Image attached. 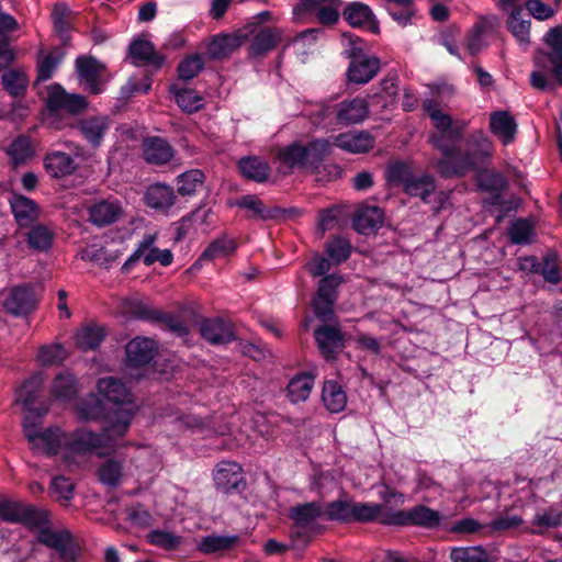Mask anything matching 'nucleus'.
<instances>
[{
    "mask_svg": "<svg viewBox=\"0 0 562 562\" xmlns=\"http://www.w3.org/2000/svg\"><path fill=\"white\" fill-rule=\"evenodd\" d=\"M98 394L103 401L115 406V409L104 413L102 401L94 394L88 395L78 405L81 420H94L104 417L106 426L101 434L80 428L74 431L69 441L66 458L79 461L91 454L102 457L113 447L114 440L124 436L131 426L135 414L133 394L126 385L116 378H102L97 382Z\"/></svg>",
    "mask_w": 562,
    "mask_h": 562,
    "instance_id": "obj_1",
    "label": "nucleus"
},
{
    "mask_svg": "<svg viewBox=\"0 0 562 562\" xmlns=\"http://www.w3.org/2000/svg\"><path fill=\"white\" fill-rule=\"evenodd\" d=\"M27 411L29 413L23 419V431L33 450L47 456H54L60 452L64 462L69 469H72V467H80L87 461L88 458H79V461L66 458L68 445L74 432L67 435L59 428L42 430L40 427L41 418L46 411L42 413H34L32 407Z\"/></svg>",
    "mask_w": 562,
    "mask_h": 562,
    "instance_id": "obj_2",
    "label": "nucleus"
},
{
    "mask_svg": "<svg viewBox=\"0 0 562 562\" xmlns=\"http://www.w3.org/2000/svg\"><path fill=\"white\" fill-rule=\"evenodd\" d=\"M469 151L461 154L457 147L450 156L438 161V171L445 177L463 176L477 166L485 164L493 155L494 145L491 138L477 130L468 138Z\"/></svg>",
    "mask_w": 562,
    "mask_h": 562,
    "instance_id": "obj_3",
    "label": "nucleus"
},
{
    "mask_svg": "<svg viewBox=\"0 0 562 562\" xmlns=\"http://www.w3.org/2000/svg\"><path fill=\"white\" fill-rule=\"evenodd\" d=\"M330 143L325 138L310 142L295 140L278 150L279 172L289 175L295 169L317 168L330 153Z\"/></svg>",
    "mask_w": 562,
    "mask_h": 562,
    "instance_id": "obj_4",
    "label": "nucleus"
},
{
    "mask_svg": "<svg viewBox=\"0 0 562 562\" xmlns=\"http://www.w3.org/2000/svg\"><path fill=\"white\" fill-rule=\"evenodd\" d=\"M429 115L436 132L429 137L431 145L441 151L442 158L450 156L463 135L469 122L465 120H452L449 114L443 113L438 105L427 100L423 104Z\"/></svg>",
    "mask_w": 562,
    "mask_h": 562,
    "instance_id": "obj_5",
    "label": "nucleus"
},
{
    "mask_svg": "<svg viewBox=\"0 0 562 562\" xmlns=\"http://www.w3.org/2000/svg\"><path fill=\"white\" fill-rule=\"evenodd\" d=\"M47 124L55 130H64L70 126L69 120L61 117L64 111L70 115H78L86 111L88 101L83 95L68 93L60 85L54 83L48 88L46 98Z\"/></svg>",
    "mask_w": 562,
    "mask_h": 562,
    "instance_id": "obj_6",
    "label": "nucleus"
},
{
    "mask_svg": "<svg viewBox=\"0 0 562 562\" xmlns=\"http://www.w3.org/2000/svg\"><path fill=\"white\" fill-rule=\"evenodd\" d=\"M344 38L350 45V48L347 50L348 57L351 59L347 71L348 79L358 85L369 82L380 69L379 58L366 54L362 40L353 34H344Z\"/></svg>",
    "mask_w": 562,
    "mask_h": 562,
    "instance_id": "obj_7",
    "label": "nucleus"
},
{
    "mask_svg": "<svg viewBox=\"0 0 562 562\" xmlns=\"http://www.w3.org/2000/svg\"><path fill=\"white\" fill-rule=\"evenodd\" d=\"M340 7L339 0H300L293 8V18L302 23L315 18L322 24L330 25L338 21Z\"/></svg>",
    "mask_w": 562,
    "mask_h": 562,
    "instance_id": "obj_8",
    "label": "nucleus"
},
{
    "mask_svg": "<svg viewBox=\"0 0 562 562\" xmlns=\"http://www.w3.org/2000/svg\"><path fill=\"white\" fill-rule=\"evenodd\" d=\"M157 234H146L138 243L136 249L127 258L123 265L124 271L130 269L138 261L143 260L146 266H151L159 262L164 267H168L173 261V255L169 249H159L156 247Z\"/></svg>",
    "mask_w": 562,
    "mask_h": 562,
    "instance_id": "obj_9",
    "label": "nucleus"
},
{
    "mask_svg": "<svg viewBox=\"0 0 562 562\" xmlns=\"http://www.w3.org/2000/svg\"><path fill=\"white\" fill-rule=\"evenodd\" d=\"M157 351L156 342L150 338L136 337L126 345V370L128 375L139 379L143 369L154 358Z\"/></svg>",
    "mask_w": 562,
    "mask_h": 562,
    "instance_id": "obj_10",
    "label": "nucleus"
},
{
    "mask_svg": "<svg viewBox=\"0 0 562 562\" xmlns=\"http://www.w3.org/2000/svg\"><path fill=\"white\" fill-rule=\"evenodd\" d=\"M551 52H539L536 65L544 70H551L553 77L562 85V25L550 29L544 35Z\"/></svg>",
    "mask_w": 562,
    "mask_h": 562,
    "instance_id": "obj_11",
    "label": "nucleus"
},
{
    "mask_svg": "<svg viewBox=\"0 0 562 562\" xmlns=\"http://www.w3.org/2000/svg\"><path fill=\"white\" fill-rule=\"evenodd\" d=\"M439 521L440 515L438 512L422 505L415 506L408 512H394L382 518L383 524L397 526L412 524L423 527H435Z\"/></svg>",
    "mask_w": 562,
    "mask_h": 562,
    "instance_id": "obj_12",
    "label": "nucleus"
},
{
    "mask_svg": "<svg viewBox=\"0 0 562 562\" xmlns=\"http://www.w3.org/2000/svg\"><path fill=\"white\" fill-rule=\"evenodd\" d=\"M213 480L216 488L224 494L240 492L246 486L243 468L234 461L220 462L213 472Z\"/></svg>",
    "mask_w": 562,
    "mask_h": 562,
    "instance_id": "obj_13",
    "label": "nucleus"
},
{
    "mask_svg": "<svg viewBox=\"0 0 562 562\" xmlns=\"http://www.w3.org/2000/svg\"><path fill=\"white\" fill-rule=\"evenodd\" d=\"M499 26L498 19L495 15L481 16L465 37V47L471 55L481 52Z\"/></svg>",
    "mask_w": 562,
    "mask_h": 562,
    "instance_id": "obj_14",
    "label": "nucleus"
},
{
    "mask_svg": "<svg viewBox=\"0 0 562 562\" xmlns=\"http://www.w3.org/2000/svg\"><path fill=\"white\" fill-rule=\"evenodd\" d=\"M38 541L56 550L64 560H72L76 554V543L68 530H53L42 528L38 531Z\"/></svg>",
    "mask_w": 562,
    "mask_h": 562,
    "instance_id": "obj_15",
    "label": "nucleus"
},
{
    "mask_svg": "<svg viewBox=\"0 0 562 562\" xmlns=\"http://www.w3.org/2000/svg\"><path fill=\"white\" fill-rule=\"evenodd\" d=\"M490 132L507 146L516 139L518 124L515 116L505 110L494 111L490 114Z\"/></svg>",
    "mask_w": 562,
    "mask_h": 562,
    "instance_id": "obj_16",
    "label": "nucleus"
},
{
    "mask_svg": "<svg viewBox=\"0 0 562 562\" xmlns=\"http://www.w3.org/2000/svg\"><path fill=\"white\" fill-rule=\"evenodd\" d=\"M89 220L99 227L108 226L121 218L123 206L117 199H102L93 203L89 209Z\"/></svg>",
    "mask_w": 562,
    "mask_h": 562,
    "instance_id": "obj_17",
    "label": "nucleus"
},
{
    "mask_svg": "<svg viewBox=\"0 0 562 562\" xmlns=\"http://www.w3.org/2000/svg\"><path fill=\"white\" fill-rule=\"evenodd\" d=\"M76 67L85 88L92 94H99L104 90V83L100 79L102 65L92 57H78Z\"/></svg>",
    "mask_w": 562,
    "mask_h": 562,
    "instance_id": "obj_18",
    "label": "nucleus"
},
{
    "mask_svg": "<svg viewBox=\"0 0 562 562\" xmlns=\"http://www.w3.org/2000/svg\"><path fill=\"white\" fill-rule=\"evenodd\" d=\"M133 313L135 317L140 319L162 322L168 330L179 337H186L189 334L187 324L179 316L164 314L159 311L151 310L140 302L136 304V310Z\"/></svg>",
    "mask_w": 562,
    "mask_h": 562,
    "instance_id": "obj_19",
    "label": "nucleus"
},
{
    "mask_svg": "<svg viewBox=\"0 0 562 562\" xmlns=\"http://www.w3.org/2000/svg\"><path fill=\"white\" fill-rule=\"evenodd\" d=\"M46 518L47 513L20 502H0V519L8 522H32L35 518Z\"/></svg>",
    "mask_w": 562,
    "mask_h": 562,
    "instance_id": "obj_20",
    "label": "nucleus"
},
{
    "mask_svg": "<svg viewBox=\"0 0 562 562\" xmlns=\"http://www.w3.org/2000/svg\"><path fill=\"white\" fill-rule=\"evenodd\" d=\"M109 128L110 120L104 115L89 116L78 123L81 136L93 148L101 146Z\"/></svg>",
    "mask_w": 562,
    "mask_h": 562,
    "instance_id": "obj_21",
    "label": "nucleus"
},
{
    "mask_svg": "<svg viewBox=\"0 0 562 562\" xmlns=\"http://www.w3.org/2000/svg\"><path fill=\"white\" fill-rule=\"evenodd\" d=\"M369 115V103L363 98L345 100L337 105L336 117L342 125L363 122Z\"/></svg>",
    "mask_w": 562,
    "mask_h": 562,
    "instance_id": "obj_22",
    "label": "nucleus"
},
{
    "mask_svg": "<svg viewBox=\"0 0 562 562\" xmlns=\"http://www.w3.org/2000/svg\"><path fill=\"white\" fill-rule=\"evenodd\" d=\"M333 145L351 154H363L374 147V138L367 131L346 132L335 136Z\"/></svg>",
    "mask_w": 562,
    "mask_h": 562,
    "instance_id": "obj_23",
    "label": "nucleus"
},
{
    "mask_svg": "<svg viewBox=\"0 0 562 562\" xmlns=\"http://www.w3.org/2000/svg\"><path fill=\"white\" fill-rule=\"evenodd\" d=\"M176 193L171 186L166 183L150 184L144 193L145 204L155 211L167 212L176 202Z\"/></svg>",
    "mask_w": 562,
    "mask_h": 562,
    "instance_id": "obj_24",
    "label": "nucleus"
},
{
    "mask_svg": "<svg viewBox=\"0 0 562 562\" xmlns=\"http://www.w3.org/2000/svg\"><path fill=\"white\" fill-rule=\"evenodd\" d=\"M10 207L20 227L31 226L40 215V207L36 202L22 194H12L10 198Z\"/></svg>",
    "mask_w": 562,
    "mask_h": 562,
    "instance_id": "obj_25",
    "label": "nucleus"
},
{
    "mask_svg": "<svg viewBox=\"0 0 562 562\" xmlns=\"http://www.w3.org/2000/svg\"><path fill=\"white\" fill-rule=\"evenodd\" d=\"M130 57L136 66L147 65L160 68L165 57L155 50L153 43L145 38H136L130 45Z\"/></svg>",
    "mask_w": 562,
    "mask_h": 562,
    "instance_id": "obj_26",
    "label": "nucleus"
},
{
    "mask_svg": "<svg viewBox=\"0 0 562 562\" xmlns=\"http://www.w3.org/2000/svg\"><path fill=\"white\" fill-rule=\"evenodd\" d=\"M144 159L150 165H166L173 155L175 150L171 145L161 137H148L142 145Z\"/></svg>",
    "mask_w": 562,
    "mask_h": 562,
    "instance_id": "obj_27",
    "label": "nucleus"
},
{
    "mask_svg": "<svg viewBox=\"0 0 562 562\" xmlns=\"http://www.w3.org/2000/svg\"><path fill=\"white\" fill-rule=\"evenodd\" d=\"M384 221L383 211L378 206H361L356 212L352 225L355 229L362 234L369 235L380 228Z\"/></svg>",
    "mask_w": 562,
    "mask_h": 562,
    "instance_id": "obj_28",
    "label": "nucleus"
},
{
    "mask_svg": "<svg viewBox=\"0 0 562 562\" xmlns=\"http://www.w3.org/2000/svg\"><path fill=\"white\" fill-rule=\"evenodd\" d=\"M44 167L46 172L53 178H64L72 175L77 170L78 165L71 155L54 150L45 156Z\"/></svg>",
    "mask_w": 562,
    "mask_h": 562,
    "instance_id": "obj_29",
    "label": "nucleus"
},
{
    "mask_svg": "<svg viewBox=\"0 0 562 562\" xmlns=\"http://www.w3.org/2000/svg\"><path fill=\"white\" fill-rule=\"evenodd\" d=\"M36 303L32 288L27 285L14 288L5 300L4 307L13 315H23L31 312Z\"/></svg>",
    "mask_w": 562,
    "mask_h": 562,
    "instance_id": "obj_30",
    "label": "nucleus"
},
{
    "mask_svg": "<svg viewBox=\"0 0 562 562\" xmlns=\"http://www.w3.org/2000/svg\"><path fill=\"white\" fill-rule=\"evenodd\" d=\"M562 526V507L551 505L538 510L530 522V532L542 535L549 529H555Z\"/></svg>",
    "mask_w": 562,
    "mask_h": 562,
    "instance_id": "obj_31",
    "label": "nucleus"
},
{
    "mask_svg": "<svg viewBox=\"0 0 562 562\" xmlns=\"http://www.w3.org/2000/svg\"><path fill=\"white\" fill-rule=\"evenodd\" d=\"M200 331L202 337L213 345H225L234 339L232 326L218 318L204 319Z\"/></svg>",
    "mask_w": 562,
    "mask_h": 562,
    "instance_id": "obj_32",
    "label": "nucleus"
},
{
    "mask_svg": "<svg viewBox=\"0 0 562 562\" xmlns=\"http://www.w3.org/2000/svg\"><path fill=\"white\" fill-rule=\"evenodd\" d=\"M243 44L239 34H220L214 36L206 46V52L212 59H222L229 56Z\"/></svg>",
    "mask_w": 562,
    "mask_h": 562,
    "instance_id": "obj_33",
    "label": "nucleus"
},
{
    "mask_svg": "<svg viewBox=\"0 0 562 562\" xmlns=\"http://www.w3.org/2000/svg\"><path fill=\"white\" fill-rule=\"evenodd\" d=\"M315 376L310 372L295 374L288 383L286 395L291 403L305 402L314 387Z\"/></svg>",
    "mask_w": 562,
    "mask_h": 562,
    "instance_id": "obj_34",
    "label": "nucleus"
},
{
    "mask_svg": "<svg viewBox=\"0 0 562 562\" xmlns=\"http://www.w3.org/2000/svg\"><path fill=\"white\" fill-rule=\"evenodd\" d=\"M342 14L352 27L376 29L374 14L371 8L364 3L351 2L345 8Z\"/></svg>",
    "mask_w": 562,
    "mask_h": 562,
    "instance_id": "obj_35",
    "label": "nucleus"
},
{
    "mask_svg": "<svg viewBox=\"0 0 562 562\" xmlns=\"http://www.w3.org/2000/svg\"><path fill=\"white\" fill-rule=\"evenodd\" d=\"M324 516L318 503L312 502L297 505L290 510V518L297 528L312 530L316 520Z\"/></svg>",
    "mask_w": 562,
    "mask_h": 562,
    "instance_id": "obj_36",
    "label": "nucleus"
},
{
    "mask_svg": "<svg viewBox=\"0 0 562 562\" xmlns=\"http://www.w3.org/2000/svg\"><path fill=\"white\" fill-rule=\"evenodd\" d=\"M169 90L173 95L175 102L186 113H194L202 109L204 104L203 98L193 89L175 83Z\"/></svg>",
    "mask_w": 562,
    "mask_h": 562,
    "instance_id": "obj_37",
    "label": "nucleus"
},
{
    "mask_svg": "<svg viewBox=\"0 0 562 562\" xmlns=\"http://www.w3.org/2000/svg\"><path fill=\"white\" fill-rule=\"evenodd\" d=\"M236 249V240L227 235H222L221 237L210 243V245L201 254L196 263L227 257L234 254Z\"/></svg>",
    "mask_w": 562,
    "mask_h": 562,
    "instance_id": "obj_38",
    "label": "nucleus"
},
{
    "mask_svg": "<svg viewBox=\"0 0 562 562\" xmlns=\"http://www.w3.org/2000/svg\"><path fill=\"white\" fill-rule=\"evenodd\" d=\"M238 167L244 177L256 182H265L270 175L269 164L259 157H244L238 161Z\"/></svg>",
    "mask_w": 562,
    "mask_h": 562,
    "instance_id": "obj_39",
    "label": "nucleus"
},
{
    "mask_svg": "<svg viewBox=\"0 0 562 562\" xmlns=\"http://www.w3.org/2000/svg\"><path fill=\"white\" fill-rule=\"evenodd\" d=\"M322 401L330 413H340L347 405V395L339 383L326 381L323 386Z\"/></svg>",
    "mask_w": 562,
    "mask_h": 562,
    "instance_id": "obj_40",
    "label": "nucleus"
},
{
    "mask_svg": "<svg viewBox=\"0 0 562 562\" xmlns=\"http://www.w3.org/2000/svg\"><path fill=\"white\" fill-rule=\"evenodd\" d=\"M44 374L37 372L26 380L16 391L15 402L21 404L24 409H30L34 404L36 395L44 383Z\"/></svg>",
    "mask_w": 562,
    "mask_h": 562,
    "instance_id": "obj_41",
    "label": "nucleus"
},
{
    "mask_svg": "<svg viewBox=\"0 0 562 562\" xmlns=\"http://www.w3.org/2000/svg\"><path fill=\"white\" fill-rule=\"evenodd\" d=\"M315 339L322 353L329 358L338 348L341 347L342 337L336 327L323 326L315 330Z\"/></svg>",
    "mask_w": 562,
    "mask_h": 562,
    "instance_id": "obj_42",
    "label": "nucleus"
},
{
    "mask_svg": "<svg viewBox=\"0 0 562 562\" xmlns=\"http://www.w3.org/2000/svg\"><path fill=\"white\" fill-rule=\"evenodd\" d=\"M205 181V175L200 169H191L177 177L178 193L182 196L194 195Z\"/></svg>",
    "mask_w": 562,
    "mask_h": 562,
    "instance_id": "obj_43",
    "label": "nucleus"
},
{
    "mask_svg": "<svg viewBox=\"0 0 562 562\" xmlns=\"http://www.w3.org/2000/svg\"><path fill=\"white\" fill-rule=\"evenodd\" d=\"M29 247L36 251H46L53 244V231L43 224L33 225L25 234Z\"/></svg>",
    "mask_w": 562,
    "mask_h": 562,
    "instance_id": "obj_44",
    "label": "nucleus"
},
{
    "mask_svg": "<svg viewBox=\"0 0 562 562\" xmlns=\"http://www.w3.org/2000/svg\"><path fill=\"white\" fill-rule=\"evenodd\" d=\"M78 392V383L76 378L70 372H61L56 375L52 393L56 400L68 401L71 400Z\"/></svg>",
    "mask_w": 562,
    "mask_h": 562,
    "instance_id": "obj_45",
    "label": "nucleus"
},
{
    "mask_svg": "<svg viewBox=\"0 0 562 562\" xmlns=\"http://www.w3.org/2000/svg\"><path fill=\"white\" fill-rule=\"evenodd\" d=\"M7 154L14 166L25 164L34 156V148L27 136H19L8 147Z\"/></svg>",
    "mask_w": 562,
    "mask_h": 562,
    "instance_id": "obj_46",
    "label": "nucleus"
},
{
    "mask_svg": "<svg viewBox=\"0 0 562 562\" xmlns=\"http://www.w3.org/2000/svg\"><path fill=\"white\" fill-rule=\"evenodd\" d=\"M49 493L57 502L68 505L75 497V484L69 477L55 475L49 484Z\"/></svg>",
    "mask_w": 562,
    "mask_h": 562,
    "instance_id": "obj_47",
    "label": "nucleus"
},
{
    "mask_svg": "<svg viewBox=\"0 0 562 562\" xmlns=\"http://www.w3.org/2000/svg\"><path fill=\"white\" fill-rule=\"evenodd\" d=\"M104 338V330L97 325H87L80 328L76 336V345L82 350L95 349Z\"/></svg>",
    "mask_w": 562,
    "mask_h": 562,
    "instance_id": "obj_48",
    "label": "nucleus"
},
{
    "mask_svg": "<svg viewBox=\"0 0 562 562\" xmlns=\"http://www.w3.org/2000/svg\"><path fill=\"white\" fill-rule=\"evenodd\" d=\"M279 34L270 29L262 30L252 40L249 54L252 57L262 56L271 50L279 42Z\"/></svg>",
    "mask_w": 562,
    "mask_h": 562,
    "instance_id": "obj_49",
    "label": "nucleus"
},
{
    "mask_svg": "<svg viewBox=\"0 0 562 562\" xmlns=\"http://www.w3.org/2000/svg\"><path fill=\"white\" fill-rule=\"evenodd\" d=\"M450 559L452 562H491L488 553L480 546L452 548Z\"/></svg>",
    "mask_w": 562,
    "mask_h": 562,
    "instance_id": "obj_50",
    "label": "nucleus"
},
{
    "mask_svg": "<svg viewBox=\"0 0 562 562\" xmlns=\"http://www.w3.org/2000/svg\"><path fill=\"white\" fill-rule=\"evenodd\" d=\"M249 212L248 216L256 220H268L274 216V212L265 207L262 201L252 194L244 195L235 203Z\"/></svg>",
    "mask_w": 562,
    "mask_h": 562,
    "instance_id": "obj_51",
    "label": "nucleus"
},
{
    "mask_svg": "<svg viewBox=\"0 0 562 562\" xmlns=\"http://www.w3.org/2000/svg\"><path fill=\"white\" fill-rule=\"evenodd\" d=\"M508 30L518 41L519 45L527 47L530 43V21L520 16V11H513L508 22Z\"/></svg>",
    "mask_w": 562,
    "mask_h": 562,
    "instance_id": "obj_52",
    "label": "nucleus"
},
{
    "mask_svg": "<svg viewBox=\"0 0 562 562\" xmlns=\"http://www.w3.org/2000/svg\"><path fill=\"white\" fill-rule=\"evenodd\" d=\"M435 190V182L431 176L422 175L420 177L412 176L407 183L404 186V191L413 196H419L426 200L427 196Z\"/></svg>",
    "mask_w": 562,
    "mask_h": 562,
    "instance_id": "obj_53",
    "label": "nucleus"
},
{
    "mask_svg": "<svg viewBox=\"0 0 562 562\" xmlns=\"http://www.w3.org/2000/svg\"><path fill=\"white\" fill-rule=\"evenodd\" d=\"M204 68V59L201 54L187 55L178 65V76L188 81L196 77Z\"/></svg>",
    "mask_w": 562,
    "mask_h": 562,
    "instance_id": "obj_54",
    "label": "nucleus"
},
{
    "mask_svg": "<svg viewBox=\"0 0 562 562\" xmlns=\"http://www.w3.org/2000/svg\"><path fill=\"white\" fill-rule=\"evenodd\" d=\"M136 469L142 472L153 473L158 470L160 460L159 457L150 447L140 446L136 449V454L133 458Z\"/></svg>",
    "mask_w": 562,
    "mask_h": 562,
    "instance_id": "obj_55",
    "label": "nucleus"
},
{
    "mask_svg": "<svg viewBox=\"0 0 562 562\" xmlns=\"http://www.w3.org/2000/svg\"><path fill=\"white\" fill-rule=\"evenodd\" d=\"M382 506L374 503H352V520L368 522L380 519L386 515L381 516Z\"/></svg>",
    "mask_w": 562,
    "mask_h": 562,
    "instance_id": "obj_56",
    "label": "nucleus"
},
{
    "mask_svg": "<svg viewBox=\"0 0 562 562\" xmlns=\"http://www.w3.org/2000/svg\"><path fill=\"white\" fill-rule=\"evenodd\" d=\"M326 254L334 263H341L349 258L351 245L348 239L337 236L327 243Z\"/></svg>",
    "mask_w": 562,
    "mask_h": 562,
    "instance_id": "obj_57",
    "label": "nucleus"
},
{
    "mask_svg": "<svg viewBox=\"0 0 562 562\" xmlns=\"http://www.w3.org/2000/svg\"><path fill=\"white\" fill-rule=\"evenodd\" d=\"M1 79L4 89L14 97L22 94L29 83L25 74L13 69L5 71Z\"/></svg>",
    "mask_w": 562,
    "mask_h": 562,
    "instance_id": "obj_58",
    "label": "nucleus"
},
{
    "mask_svg": "<svg viewBox=\"0 0 562 562\" xmlns=\"http://www.w3.org/2000/svg\"><path fill=\"white\" fill-rule=\"evenodd\" d=\"M324 516L330 520L352 521V503L347 501H335L323 509Z\"/></svg>",
    "mask_w": 562,
    "mask_h": 562,
    "instance_id": "obj_59",
    "label": "nucleus"
},
{
    "mask_svg": "<svg viewBox=\"0 0 562 562\" xmlns=\"http://www.w3.org/2000/svg\"><path fill=\"white\" fill-rule=\"evenodd\" d=\"M236 536H207L200 542V549L205 553H212L231 548L237 542Z\"/></svg>",
    "mask_w": 562,
    "mask_h": 562,
    "instance_id": "obj_60",
    "label": "nucleus"
},
{
    "mask_svg": "<svg viewBox=\"0 0 562 562\" xmlns=\"http://www.w3.org/2000/svg\"><path fill=\"white\" fill-rule=\"evenodd\" d=\"M508 234L512 243L525 245L531 241L533 228L527 220H517L512 223Z\"/></svg>",
    "mask_w": 562,
    "mask_h": 562,
    "instance_id": "obj_61",
    "label": "nucleus"
},
{
    "mask_svg": "<svg viewBox=\"0 0 562 562\" xmlns=\"http://www.w3.org/2000/svg\"><path fill=\"white\" fill-rule=\"evenodd\" d=\"M98 475L103 484L116 486L122 477V464L114 460H108L100 467Z\"/></svg>",
    "mask_w": 562,
    "mask_h": 562,
    "instance_id": "obj_62",
    "label": "nucleus"
},
{
    "mask_svg": "<svg viewBox=\"0 0 562 562\" xmlns=\"http://www.w3.org/2000/svg\"><path fill=\"white\" fill-rule=\"evenodd\" d=\"M66 358L65 349L58 345H46L41 347L37 360L42 366H53L64 361Z\"/></svg>",
    "mask_w": 562,
    "mask_h": 562,
    "instance_id": "obj_63",
    "label": "nucleus"
},
{
    "mask_svg": "<svg viewBox=\"0 0 562 562\" xmlns=\"http://www.w3.org/2000/svg\"><path fill=\"white\" fill-rule=\"evenodd\" d=\"M342 282V278L337 274L324 277L318 284L317 295L315 299H326L336 301L337 288Z\"/></svg>",
    "mask_w": 562,
    "mask_h": 562,
    "instance_id": "obj_64",
    "label": "nucleus"
}]
</instances>
